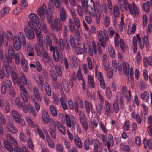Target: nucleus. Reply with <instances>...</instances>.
<instances>
[{
  "label": "nucleus",
  "instance_id": "nucleus-37",
  "mask_svg": "<svg viewBox=\"0 0 152 152\" xmlns=\"http://www.w3.org/2000/svg\"><path fill=\"white\" fill-rule=\"evenodd\" d=\"M75 145L80 148H82V144L81 140L78 135L76 136L74 139Z\"/></svg>",
  "mask_w": 152,
  "mask_h": 152
},
{
  "label": "nucleus",
  "instance_id": "nucleus-18",
  "mask_svg": "<svg viewBox=\"0 0 152 152\" xmlns=\"http://www.w3.org/2000/svg\"><path fill=\"white\" fill-rule=\"evenodd\" d=\"M121 91L122 95L124 96L128 102H129L131 99L130 91L129 90L128 92L127 88L125 86L122 87Z\"/></svg>",
  "mask_w": 152,
  "mask_h": 152
},
{
  "label": "nucleus",
  "instance_id": "nucleus-13",
  "mask_svg": "<svg viewBox=\"0 0 152 152\" xmlns=\"http://www.w3.org/2000/svg\"><path fill=\"white\" fill-rule=\"evenodd\" d=\"M3 85L1 88V92L2 94H5L7 91V89L12 87V83L11 81L8 79L4 80L3 82Z\"/></svg>",
  "mask_w": 152,
  "mask_h": 152
},
{
  "label": "nucleus",
  "instance_id": "nucleus-61",
  "mask_svg": "<svg viewBox=\"0 0 152 152\" xmlns=\"http://www.w3.org/2000/svg\"><path fill=\"white\" fill-rule=\"evenodd\" d=\"M106 97L108 99H110L112 96V93L109 87H107L106 88Z\"/></svg>",
  "mask_w": 152,
  "mask_h": 152
},
{
  "label": "nucleus",
  "instance_id": "nucleus-26",
  "mask_svg": "<svg viewBox=\"0 0 152 152\" xmlns=\"http://www.w3.org/2000/svg\"><path fill=\"white\" fill-rule=\"evenodd\" d=\"M49 122H50L49 125L50 127V130H56V125L57 127V124L58 123L57 122H60L58 121H55L53 118H50Z\"/></svg>",
  "mask_w": 152,
  "mask_h": 152
},
{
  "label": "nucleus",
  "instance_id": "nucleus-21",
  "mask_svg": "<svg viewBox=\"0 0 152 152\" xmlns=\"http://www.w3.org/2000/svg\"><path fill=\"white\" fill-rule=\"evenodd\" d=\"M94 141L93 139L90 137H87L83 143L84 147L86 151L89 149L90 145L93 144Z\"/></svg>",
  "mask_w": 152,
  "mask_h": 152
},
{
  "label": "nucleus",
  "instance_id": "nucleus-45",
  "mask_svg": "<svg viewBox=\"0 0 152 152\" xmlns=\"http://www.w3.org/2000/svg\"><path fill=\"white\" fill-rule=\"evenodd\" d=\"M120 45L121 50L123 52H124L128 48V46L125 44L122 38H121L119 41Z\"/></svg>",
  "mask_w": 152,
  "mask_h": 152
},
{
  "label": "nucleus",
  "instance_id": "nucleus-17",
  "mask_svg": "<svg viewBox=\"0 0 152 152\" xmlns=\"http://www.w3.org/2000/svg\"><path fill=\"white\" fill-rule=\"evenodd\" d=\"M40 55L37 54L38 56H40L42 55V59L43 61L45 63L48 62L50 60V58L48 53L44 48L40 49Z\"/></svg>",
  "mask_w": 152,
  "mask_h": 152
},
{
  "label": "nucleus",
  "instance_id": "nucleus-62",
  "mask_svg": "<svg viewBox=\"0 0 152 152\" xmlns=\"http://www.w3.org/2000/svg\"><path fill=\"white\" fill-rule=\"evenodd\" d=\"M74 23L76 27L79 28L80 27V23L79 18L77 17H74L73 18Z\"/></svg>",
  "mask_w": 152,
  "mask_h": 152
},
{
  "label": "nucleus",
  "instance_id": "nucleus-24",
  "mask_svg": "<svg viewBox=\"0 0 152 152\" xmlns=\"http://www.w3.org/2000/svg\"><path fill=\"white\" fill-rule=\"evenodd\" d=\"M104 112L107 116H109L111 114L110 104L107 101H105Z\"/></svg>",
  "mask_w": 152,
  "mask_h": 152
},
{
  "label": "nucleus",
  "instance_id": "nucleus-53",
  "mask_svg": "<svg viewBox=\"0 0 152 152\" xmlns=\"http://www.w3.org/2000/svg\"><path fill=\"white\" fill-rule=\"evenodd\" d=\"M49 74L53 80L55 81L57 80V76L54 70L53 69L50 70L49 72Z\"/></svg>",
  "mask_w": 152,
  "mask_h": 152
},
{
  "label": "nucleus",
  "instance_id": "nucleus-58",
  "mask_svg": "<svg viewBox=\"0 0 152 152\" xmlns=\"http://www.w3.org/2000/svg\"><path fill=\"white\" fill-rule=\"evenodd\" d=\"M64 145L66 149L69 150L71 148L72 143L70 141L66 140L64 141Z\"/></svg>",
  "mask_w": 152,
  "mask_h": 152
},
{
  "label": "nucleus",
  "instance_id": "nucleus-8",
  "mask_svg": "<svg viewBox=\"0 0 152 152\" xmlns=\"http://www.w3.org/2000/svg\"><path fill=\"white\" fill-rule=\"evenodd\" d=\"M11 114L12 117L16 122L20 124L22 126L25 125V122L23 118L18 111L15 110H12Z\"/></svg>",
  "mask_w": 152,
  "mask_h": 152
},
{
  "label": "nucleus",
  "instance_id": "nucleus-56",
  "mask_svg": "<svg viewBox=\"0 0 152 152\" xmlns=\"http://www.w3.org/2000/svg\"><path fill=\"white\" fill-rule=\"evenodd\" d=\"M147 62L148 64L151 66H152V56H150L148 59L147 58H144L143 60L144 64H145V63H146Z\"/></svg>",
  "mask_w": 152,
  "mask_h": 152
},
{
  "label": "nucleus",
  "instance_id": "nucleus-50",
  "mask_svg": "<svg viewBox=\"0 0 152 152\" xmlns=\"http://www.w3.org/2000/svg\"><path fill=\"white\" fill-rule=\"evenodd\" d=\"M88 83L90 84L91 87L94 88L95 84L93 77L91 75H89L88 77Z\"/></svg>",
  "mask_w": 152,
  "mask_h": 152
},
{
  "label": "nucleus",
  "instance_id": "nucleus-48",
  "mask_svg": "<svg viewBox=\"0 0 152 152\" xmlns=\"http://www.w3.org/2000/svg\"><path fill=\"white\" fill-rule=\"evenodd\" d=\"M142 7L144 11L147 13L149 12L150 10V2L148 1L146 3H144L142 4Z\"/></svg>",
  "mask_w": 152,
  "mask_h": 152
},
{
  "label": "nucleus",
  "instance_id": "nucleus-55",
  "mask_svg": "<svg viewBox=\"0 0 152 152\" xmlns=\"http://www.w3.org/2000/svg\"><path fill=\"white\" fill-rule=\"evenodd\" d=\"M120 38V36L118 33H116L115 34V36L114 37V42L115 46L118 47L119 46L118 39Z\"/></svg>",
  "mask_w": 152,
  "mask_h": 152
},
{
  "label": "nucleus",
  "instance_id": "nucleus-20",
  "mask_svg": "<svg viewBox=\"0 0 152 152\" xmlns=\"http://www.w3.org/2000/svg\"><path fill=\"white\" fill-rule=\"evenodd\" d=\"M46 10L45 5L43 4L42 6L40 7L37 10V13L42 19H44L45 18V13H46Z\"/></svg>",
  "mask_w": 152,
  "mask_h": 152
},
{
  "label": "nucleus",
  "instance_id": "nucleus-34",
  "mask_svg": "<svg viewBox=\"0 0 152 152\" xmlns=\"http://www.w3.org/2000/svg\"><path fill=\"white\" fill-rule=\"evenodd\" d=\"M122 65L124 73L125 74L126 76H128L129 71V64L127 63H126L125 62H123Z\"/></svg>",
  "mask_w": 152,
  "mask_h": 152
},
{
  "label": "nucleus",
  "instance_id": "nucleus-31",
  "mask_svg": "<svg viewBox=\"0 0 152 152\" xmlns=\"http://www.w3.org/2000/svg\"><path fill=\"white\" fill-rule=\"evenodd\" d=\"M57 122L58 123L57 124L58 129L63 135H65L66 133V131L65 126L60 122Z\"/></svg>",
  "mask_w": 152,
  "mask_h": 152
},
{
  "label": "nucleus",
  "instance_id": "nucleus-25",
  "mask_svg": "<svg viewBox=\"0 0 152 152\" xmlns=\"http://www.w3.org/2000/svg\"><path fill=\"white\" fill-rule=\"evenodd\" d=\"M60 15L61 20L62 21H64L67 18V13L65 9L62 7H61L60 8Z\"/></svg>",
  "mask_w": 152,
  "mask_h": 152
},
{
  "label": "nucleus",
  "instance_id": "nucleus-1",
  "mask_svg": "<svg viewBox=\"0 0 152 152\" xmlns=\"http://www.w3.org/2000/svg\"><path fill=\"white\" fill-rule=\"evenodd\" d=\"M26 39L24 34L22 32L19 33L18 36H15L13 39V45L15 49L17 51L21 48V45H26Z\"/></svg>",
  "mask_w": 152,
  "mask_h": 152
},
{
  "label": "nucleus",
  "instance_id": "nucleus-60",
  "mask_svg": "<svg viewBox=\"0 0 152 152\" xmlns=\"http://www.w3.org/2000/svg\"><path fill=\"white\" fill-rule=\"evenodd\" d=\"M56 146L57 152H64L63 146L61 144L58 143L56 145Z\"/></svg>",
  "mask_w": 152,
  "mask_h": 152
},
{
  "label": "nucleus",
  "instance_id": "nucleus-40",
  "mask_svg": "<svg viewBox=\"0 0 152 152\" xmlns=\"http://www.w3.org/2000/svg\"><path fill=\"white\" fill-rule=\"evenodd\" d=\"M12 58L7 56H6L5 58L3 60L4 66L6 67H10V64L12 62Z\"/></svg>",
  "mask_w": 152,
  "mask_h": 152
},
{
  "label": "nucleus",
  "instance_id": "nucleus-7",
  "mask_svg": "<svg viewBox=\"0 0 152 152\" xmlns=\"http://www.w3.org/2000/svg\"><path fill=\"white\" fill-rule=\"evenodd\" d=\"M37 37V43L35 46V49L37 54L40 55V49L44 48L43 38L41 34H38Z\"/></svg>",
  "mask_w": 152,
  "mask_h": 152
},
{
  "label": "nucleus",
  "instance_id": "nucleus-49",
  "mask_svg": "<svg viewBox=\"0 0 152 152\" xmlns=\"http://www.w3.org/2000/svg\"><path fill=\"white\" fill-rule=\"evenodd\" d=\"M113 13L114 17H118L119 16L120 12L118 6L115 5L113 7Z\"/></svg>",
  "mask_w": 152,
  "mask_h": 152
},
{
  "label": "nucleus",
  "instance_id": "nucleus-30",
  "mask_svg": "<svg viewBox=\"0 0 152 152\" xmlns=\"http://www.w3.org/2000/svg\"><path fill=\"white\" fill-rule=\"evenodd\" d=\"M112 110L115 113H118L119 110V108L118 103V100L117 99L115 100L112 105Z\"/></svg>",
  "mask_w": 152,
  "mask_h": 152
},
{
  "label": "nucleus",
  "instance_id": "nucleus-14",
  "mask_svg": "<svg viewBox=\"0 0 152 152\" xmlns=\"http://www.w3.org/2000/svg\"><path fill=\"white\" fill-rule=\"evenodd\" d=\"M15 69V68L14 67H13L12 69L11 68V70H10L11 75L13 82L14 83H16L18 84H20L21 83V82L20 79L18 78V74L15 72L14 71Z\"/></svg>",
  "mask_w": 152,
  "mask_h": 152
},
{
  "label": "nucleus",
  "instance_id": "nucleus-43",
  "mask_svg": "<svg viewBox=\"0 0 152 152\" xmlns=\"http://www.w3.org/2000/svg\"><path fill=\"white\" fill-rule=\"evenodd\" d=\"M4 144L6 148L8 151L11 152L13 151V148L7 140L4 141Z\"/></svg>",
  "mask_w": 152,
  "mask_h": 152
},
{
  "label": "nucleus",
  "instance_id": "nucleus-4",
  "mask_svg": "<svg viewBox=\"0 0 152 152\" xmlns=\"http://www.w3.org/2000/svg\"><path fill=\"white\" fill-rule=\"evenodd\" d=\"M137 40L139 43V48L141 49H142L144 48V43L142 42V37L140 36L139 34H137L136 37H134L133 38L132 44L133 46V52L134 53H135L137 51Z\"/></svg>",
  "mask_w": 152,
  "mask_h": 152
},
{
  "label": "nucleus",
  "instance_id": "nucleus-32",
  "mask_svg": "<svg viewBox=\"0 0 152 152\" xmlns=\"http://www.w3.org/2000/svg\"><path fill=\"white\" fill-rule=\"evenodd\" d=\"M10 7H5L0 10V18H1L4 16L5 14H8L10 11Z\"/></svg>",
  "mask_w": 152,
  "mask_h": 152
},
{
  "label": "nucleus",
  "instance_id": "nucleus-12",
  "mask_svg": "<svg viewBox=\"0 0 152 152\" xmlns=\"http://www.w3.org/2000/svg\"><path fill=\"white\" fill-rule=\"evenodd\" d=\"M50 27L53 31L56 30L58 31L61 30L62 28V23L61 20L58 18H55L54 23L51 24Z\"/></svg>",
  "mask_w": 152,
  "mask_h": 152
},
{
  "label": "nucleus",
  "instance_id": "nucleus-41",
  "mask_svg": "<svg viewBox=\"0 0 152 152\" xmlns=\"http://www.w3.org/2000/svg\"><path fill=\"white\" fill-rule=\"evenodd\" d=\"M108 51L110 57L114 58L115 55V53L114 48L111 45H110L108 48Z\"/></svg>",
  "mask_w": 152,
  "mask_h": 152
},
{
  "label": "nucleus",
  "instance_id": "nucleus-22",
  "mask_svg": "<svg viewBox=\"0 0 152 152\" xmlns=\"http://www.w3.org/2000/svg\"><path fill=\"white\" fill-rule=\"evenodd\" d=\"M7 128L8 131L13 134H15L18 132L17 129L15 127L12 121H9L7 124Z\"/></svg>",
  "mask_w": 152,
  "mask_h": 152
},
{
  "label": "nucleus",
  "instance_id": "nucleus-51",
  "mask_svg": "<svg viewBox=\"0 0 152 152\" xmlns=\"http://www.w3.org/2000/svg\"><path fill=\"white\" fill-rule=\"evenodd\" d=\"M31 100L33 104H34L36 110L37 111H39L40 109V106L39 103L36 101L35 99L33 98L31 99Z\"/></svg>",
  "mask_w": 152,
  "mask_h": 152
},
{
  "label": "nucleus",
  "instance_id": "nucleus-54",
  "mask_svg": "<svg viewBox=\"0 0 152 152\" xmlns=\"http://www.w3.org/2000/svg\"><path fill=\"white\" fill-rule=\"evenodd\" d=\"M20 76L22 81L23 84L26 85L27 84V81L24 73L22 72H20Z\"/></svg>",
  "mask_w": 152,
  "mask_h": 152
},
{
  "label": "nucleus",
  "instance_id": "nucleus-10",
  "mask_svg": "<svg viewBox=\"0 0 152 152\" xmlns=\"http://www.w3.org/2000/svg\"><path fill=\"white\" fill-rule=\"evenodd\" d=\"M94 6L91 7L88 5L87 2H86V5H85V6H82L83 10L84 13L86 14L88 12L89 15L93 17L95 16V10L94 7Z\"/></svg>",
  "mask_w": 152,
  "mask_h": 152
},
{
  "label": "nucleus",
  "instance_id": "nucleus-15",
  "mask_svg": "<svg viewBox=\"0 0 152 152\" xmlns=\"http://www.w3.org/2000/svg\"><path fill=\"white\" fill-rule=\"evenodd\" d=\"M65 117L66 120V124L68 127H71L72 124L73 126L75 125L76 121L74 117H72L71 119H70L69 116L67 114H65Z\"/></svg>",
  "mask_w": 152,
  "mask_h": 152
},
{
  "label": "nucleus",
  "instance_id": "nucleus-35",
  "mask_svg": "<svg viewBox=\"0 0 152 152\" xmlns=\"http://www.w3.org/2000/svg\"><path fill=\"white\" fill-rule=\"evenodd\" d=\"M63 88L64 91L66 93L69 91V86L68 82L65 79H63L62 80Z\"/></svg>",
  "mask_w": 152,
  "mask_h": 152
},
{
  "label": "nucleus",
  "instance_id": "nucleus-59",
  "mask_svg": "<svg viewBox=\"0 0 152 152\" xmlns=\"http://www.w3.org/2000/svg\"><path fill=\"white\" fill-rule=\"evenodd\" d=\"M74 36L77 41H80L81 40L79 30L77 28H76L75 30Z\"/></svg>",
  "mask_w": 152,
  "mask_h": 152
},
{
  "label": "nucleus",
  "instance_id": "nucleus-42",
  "mask_svg": "<svg viewBox=\"0 0 152 152\" xmlns=\"http://www.w3.org/2000/svg\"><path fill=\"white\" fill-rule=\"evenodd\" d=\"M103 21V24L105 27H108L110 23V17L107 15L105 16L104 18Z\"/></svg>",
  "mask_w": 152,
  "mask_h": 152
},
{
  "label": "nucleus",
  "instance_id": "nucleus-9",
  "mask_svg": "<svg viewBox=\"0 0 152 152\" xmlns=\"http://www.w3.org/2000/svg\"><path fill=\"white\" fill-rule=\"evenodd\" d=\"M11 66L10 67L3 66L2 69H0V79H2L4 76L7 78H8L10 76V72L11 68L12 69Z\"/></svg>",
  "mask_w": 152,
  "mask_h": 152
},
{
  "label": "nucleus",
  "instance_id": "nucleus-23",
  "mask_svg": "<svg viewBox=\"0 0 152 152\" xmlns=\"http://www.w3.org/2000/svg\"><path fill=\"white\" fill-rule=\"evenodd\" d=\"M24 32L27 37L29 39H32L34 38L35 35L32 31L28 28H25Z\"/></svg>",
  "mask_w": 152,
  "mask_h": 152
},
{
  "label": "nucleus",
  "instance_id": "nucleus-16",
  "mask_svg": "<svg viewBox=\"0 0 152 152\" xmlns=\"http://www.w3.org/2000/svg\"><path fill=\"white\" fill-rule=\"evenodd\" d=\"M33 91L35 99L38 101L41 102L42 100V95L41 94L38 89L36 86L33 88Z\"/></svg>",
  "mask_w": 152,
  "mask_h": 152
},
{
  "label": "nucleus",
  "instance_id": "nucleus-6",
  "mask_svg": "<svg viewBox=\"0 0 152 152\" xmlns=\"http://www.w3.org/2000/svg\"><path fill=\"white\" fill-rule=\"evenodd\" d=\"M55 42L57 44V47L59 51H63L64 50V48L66 50H68L69 49V46L66 40H64L63 42L62 38H59L58 39L57 38L55 39Z\"/></svg>",
  "mask_w": 152,
  "mask_h": 152
},
{
  "label": "nucleus",
  "instance_id": "nucleus-44",
  "mask_svg": "<svg viewBox=\"0 0 152 152\" xmlns=\"http://www.w3.org/2000/svg\"><path fill=\"white\" fill-rule=\"evenodd\" d=\"M68 59L69 61L70 64L74 65L77 61L76 56L74 55L70 56L68 57Z\"/></svg>",
  "mask_w": 152,
  "mask_h": 152
},
{
  "label": "nucleus",
  "instance_id": "nucleus-57",
  "mask_svg": "<svg viewBox=\"0 0 152 152\" xmlns=\"http://www.w3.org/2000/svg\"><path fill=\"white\" fill-rule=\"evenodd\" d=\"M102 15L103 16V13L102 14L99 12L98 13H96L95 12V16L96 22L97 24H99V23L100 19V16Z\"/></svg>",
  "mask_w": 152,
  "mask_h": 152
},
{
  "label": "nucleus",
  "instance_id": "nucleus-63",
  "mask_svg": "<svg viewBox=\"0 0 152 152\" xmlns=\"http://www.w3.org/2000/svg\"><path fill=\"white\" fill-rule=\"evenodd\" d=\"M53 56L54 60L56 61H58L59 60V53L57 50H56V53L55 52L53 53Z\"/></svg>",
  "mask_w": 152,
  "mask_h": 152
},
{
  "label": "nucleus",
  "instance_id": "nucleus-33",
  "mask_svg": "<svg viewBox=\"0 0 152 152\" xmlns=\"http://www.w3.org/2000/svg\"><path fill=\"white\" fill-rule=\"evenodd\" d=\"M46 141L48 146L50 148H54L55 147L54 142L50 136L48 134L46 136Z\"/></svg>",
  "mask_w": 152,
  "mask_h": 152
},
{
  "label": "nucleus",
  "instance_id": "nucleus-11",
  "mask_svg": "<svg viewBox=\"0 0 152 152\" xmlns=\"http://www.w3.org/2000/svg\"><path fill=\"white\" fill-rule=\"evenodd\" d=\"M23 50L26 52H28V55L30 57H33L34 55V47L31 43L27 42L25 45L23 47Z\"/></svg>",
  "mask_w": 152,
  "mask_h": 152
},
{
  "label": "nucleus",
  "instance_id": "nucleus-3",
  "mask_svg": "<svg viewBox=\"0 0 152 152\" xmlns=\"http://www.w3.org/2000/svg\"><path fill=\"white\" fill-rule=\"evenodd\" d=\"M21 61V64L22 68L24 72H26L28 69V64L27 61L25 59L23 53L21 52H19L16 53L15 58V63L18 65Z\"/></svg>",
  "mask_w": 152,
  "mask_h": 152
},
{
  "label": "nucleus",
  "instance_id": "nucleus-52",
  "mask_svg": "<svg viewBox=\"0 0 152 152\" xmlns=\"http://www.w3.org/2000/svg\"><path fill=\"white\" fill-rule=\"evenodd\" d=\"M95 108L97 113L100 115L103 110L102 106L100 104H98L95 105Z\"/></svg>",
  "mask_w": 152,
  "mask_h": 152
},
{
  "label": "nucleus",
  "instance_id": "nucleus-36",
  "mask_svg": "<svg viewBox=\"0 0 152 152\" xmlns=\"http://www.w3.org/2000/svg\"><path fill=\"white\" fill-rule=\"evenodd\" d=\"M28 17L30 20L33 22L39 23V20L36 15L34 13H31Z\"/></svg>",
  "mask_w": 152,
  "mask_h": 152
},
{
  "label": "nucleus",
  "instance_id": "nucleus-28",
  "mask_svg": "<svg viewBox=\"0 0 152 152\" xmlns=\"http://www.w3.org/2000/svg\"><path fill=\"white\" fill-rule=\"evenodd\" d=\"M84 105L86 113L89 114L91 109H92L93 108V106L91 103L89 102L86 100H85L84 101Z\"/></svg>",
  "mask_w": 152,
  "mask_h": 152
},
{
  "label": "nucleus",
  "instance_id": "nucleus-27",
  "mask_svg": "<svg viewBox=\"0 0 152 152\" xmlns=\"http://www.w3.org/2000/svg\"><path fill=\"white\" fill-rule=\"evenodd\" d=\"M42 118L45 124H47L49 122L50 119L48 112L44 110L42 112Z\"/></svg>",
  "mask_w": 152,
  "mask_h": 152
},
{
  "label": "nucleus",
  "instance_id": "nucleus-46",
  "mask_svg": "<svg viewBox=\"0 0 152 152\" xmlns=\"http://www.w3.org/2000/svg\"><path fill=\"white\" fill-rule=\"evenodd\" d=\"M52 114L54 116H56L57 115V111L56 108L53 105H51L49 107Z\"/></svg>",
  "mask_w": 152,
  "mask_h": 152
},
{
  "label": "nucleus",
  "instance_id": "nucleus-5",
  "mask_svg": "<svg viewBox=\"0 0 152 152\" xmlns=\"http://www.w3.org/2000/svg\"><path fill=\"white\" fill-rule=\"evenodd\" d=\"M124 8L126 11L129 10L131 15H137L139 13V9L135 4L132 3V4H129L128 2L124 5Z\"/></svg>",
  "mask_w": 152,
  "mask_h": 152
},
{
  "label": "nucleus",
  "instance_id": "nucleus-64",
  "mask_svg": "<svg viewBox=\"0 0 152 152\" xmlns=\"http://www.w3.org/2000/svg\"><path fill=\"white\" fill-rule=\"evenodd\" d=\"M97 35L99 41H101L102 39H104L102 33V31L101 30H99L97 31Z\"/></svg>",
  "mask_w": 152,
  "mask_h": 152
},
{
  "label": "nucleus",
  "instance_id": "nucleus-29",
  "mask_svg": "<svg viewBox=\"0 0 152 152\" xmlns=\"http://www.w3.org/2000/svg\"><path fill=\"white\" fill-rule=\"evenodd\" d=\"M7 54L8 56L9 57L12 58H14L15 56V51L11 45H9L7 51Z\"/></svg>",
  "mask_w": 152,
  "mask_h": 152
},
{
  "label": "nucleus",
  "instance_id": "nucleus-38",
  "mask_svg": "<svg viewBox=\"0 0 152 152\" xmlns=\"http://www.w3.org/2000/svg\"><path fill=\"white\" fill-rule=\"evenodd\" d=\"M140 96L142 100L146 102H148L149 99V94L148 91H146L141 93Z\"/></svg>",
  "mask_w": 152,
  "mask_h": 152
},
{
  "label": "nucleus",
  "instance_id": "nucleus-2",
  "mask_svg": "<svg viewBox=\"0 0 152 152\" xmlns=\"http://www.w3.org/2000/svg\"><path fill=\"white\" fill-rule=\"evenodd\" d=\"M13 37V35L10 30H8L6 32L0 31V46H1L3 44L7 46L8 41L11 40Z\"/></svg>",
  "mask_w": 152,
  "mask_h": 152
},
{
  "label": "nucleus",
  "instance_id": "nucleus-39",
  "mask_svg": "<svg viewBox=\"0 0 152 152\" xmlns=\"http://www.w3.org/2000/svg\"><path fill=\"white\" fill-rule=\"evenodd\" d=\"M52 45L51 39L49 35H46L45 40V46L48 48L49 46H51Z\"/></svg>",
  "mask_w": 152,
  "mask_h": 152
},
{
  "label": "nucleus",
  "instance_id": "nucleus-19",
  "mask_svg": "<svg viewBox=\"0 0 152 152\" xmlns=\"http://www.w3.org/2000/svg\"><path fill=\"white\" fill-rule=\"evenodd\" d=\"M94 145L93 148L94 152H98L99 150L102 149V144L97 139L94 140Z\"/></svg>",
  "mask_w": 152,
  "mask_h": 152
},
{
  "label": "nucleus",
  "instance_id": "nucleus-47",
  "mask_svg": "<svg viewBox=\"0 0 152 152\" xmlns=\"http://www.w3.org/2000/svg\"><path fill=\"white\" fill-rule=\"evenodd\" d=\"M44 86L45 89L47 94L48 96H50L51 95V90L48 83L47 82H45Z\"/></svg>",
  "mask_w": 152,
  "mask_h": 152
}]
</instances>
